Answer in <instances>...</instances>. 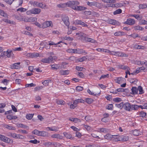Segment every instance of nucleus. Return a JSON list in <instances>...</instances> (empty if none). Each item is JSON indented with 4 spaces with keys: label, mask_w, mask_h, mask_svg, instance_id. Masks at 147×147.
Segmentation results:
<instances>
[{
    "label": "nucleus",
    "mask_w": 147,
    "mask_h": 147,
    "mask_svg": "<svg viewBox=\"0 0 147 147\" xmlns=\"http://www.w3.org/2000/svg\"><path fill=\"white\" fill-rule=\"evenodd\" d=\"M138 90L139 91V94H142L144 93V91L143 90L142 87L140 86H139L138 87Z\"/></svg>",
    "instance_id": "39"
},
{
    "label": "nucleus",
    "mask_w": 147,
    "mask_h": 147,
    "mask_svg": "<svg viewBox=\"0 0 147 147\" xmlns=\"http://www.w3.org/2000/svg\"><path fill=\"white\" fill-rule=\"evenodd\" d=\"M27 10V9L26 8L23 7H20L18 8L17 9V11H20L21 12H24L26 11Z\"/></svg>",
    "instance_id": "57"
},
{
    "label": "nucleus",
    "mask_w": 147,
    "mask_h": 147,
    "mask_svg": "<svg viewBox=\"0 0 147 147\" xmlns=\"http://www.w3.org/2000/svg\"><path fill=\"white\" fill-rule=\"evenodd\" d=\"M0 140L7 143H10V139L9 138L1 134H0Z\"/></svg>",
    "instance_id": "5"
},
{
    "label": "nucleus",
    "mask_w": 147,
    "mask_h": 147,
    "mask_svg": "<svg viewBox=\"0 0 147 147\" xmlns=\"http://www.w3.org/2000/svg\"><path fill=\"white\" fill-rule=\"evenodd\" d=\"M131 94H137L138 93V89L136 87H133L131 89Z\"/></svg>",
    "instance_id": "21"
},
{
    "label": "nucleus",
    "mask_w": 147,
    "mask_h": 147,
    "mask_svg": "<svg viewBox=\"0 0 147 147\" xmlns=\"http://www.w3.org/2000/svg\"><path fill=\"white\" fill-rule=\"evenodd\" d=\"M102 1L107 3H116L115 0H102Z\"/></svg>",
    "instance_id": "48"
},
{
    "label": "nucleus",
    "mask_w": 147,
    "mask_h": 147,
    "mask_svg": "<svg viewBox=\"0 0 147 147\" xmlns=\"http://www.w3.org/2000/svg\"><path fill=\"white\" fill-rule=\"evenodd\" d=\"M87 91V93L89 94L93 95L94 96H96L97 95H99L100 94V92L98 93H97L95 92H94L92 91H91L89 89H88Z\"/></svg>",
    "instance_id": "11"
},
{
    "label": "nucleus",
    "mask_w": 147,
    "mask_h": 147,
    "mask_svg": "<svg viewBox=\"0 0 147 147\" xmlns=\"http://www.w3.org/2000/svg\"><path fill=\"white\" fill-rule=\"evenodd\" d=\"M86 9V8L83 6H78L76 5L75 10L77 11H82L85 10Z\"/></svg>",
    "instance_id": "23"
},
{
    "label": "nucleus",
    "mask_w": 147,
    "mask_h": 147,
    "mask_svg": "<svg viewBox=\"0 0 147 147\" xmlns=\"http://www.w3.org/2000/svg\"><path fill=\"white\" fill-rule=\"evenodd\" d=\"M74 24H80L84 26H87V25L85 24L83 22L80 20H76L74 22Z\"/></svg>",
    "instance_id": "12"
},
{
    "label": "nucleus",
    "mask_w": 147,
    "mask_h": 147,
    "mask_svg": "<svg viewBox=\"0 0 147 147\" xmlns=\"http://www.w3.org/2000/svg\"><path fill=\"white\" fill-rule=\"evenodd\" d=\"M16 125L18 127H22V128H28V127L26 125H24L22 124L21 123H17L16 124Z\"/></svg>",
    "instance_id": "32"
},
{
    "label": "nucleus",
    "mask_w": 147,
    "mask_h": 147,
    "mask_svg": "<svg viewBox=\"0 0 147 147\" xmlns=\"http://www.w3.org/2000/svg\"><path fill=\"white\" fill-rule=\"evenodd\" d=\"M121 9H118L114 11L113 12V14L114 15H116L120 14L121 13Z\"/></svg>",
    "instance_id": "58"
},
{
    "label": "nucleus",
    "mask_w": 147,
    "mask_h": 147,
    "mask_svg": "<svg viewBox=\"0 0 147 147\" xmlns=\"http://www.w3.org/2000/svg\"><path fill=\"white\" fill-rule=\"evenodd\" d=\"M139 69H140V71H143L144 72L147 71V67H139Z\"/></svg>",
    "instance_id": "63"
},
{
    "label": "nucleus",
    "mask_w": 147,
    "mask_h": 147,
    "mask_svg": "<svg viewBox=\"0 0 147 147\" xmlns=\"http://www.w3.org/2000/svg\"><path fill=\"white\" fill-rule=\"evenodd\" d=\"M69 72L68 70H61L60 71V73L61 75H65L68 74Z\"/></svg>",
    "instance_id": "36"
},
{
    "label": "nucleus",
    "mask_w": 147,
    "mask_h": 147,
    "mask_svg": "<svg viewBox=\"0 0 147 147\" xmlns=\"http://www.w3.org/2000/svg\"><path fill=\"white\" fill-rule=\"evenodd\" d=\"M52 137L55 138H57L59 139L62 138V137L59 134H53L52 136Z\"/></svg>",
    "instance_id": "50"
},
{
    "label": "nucleus",
    "mask_w": 147,
    "mask_h": 147,
    "mask_svg": "<svg viewBox=\"0 0 147 147\" xmlns=\"http://www.w3.org/2000/svg\"><path fill=\"white\" fill-rule=\"evenodd\" d=\"M76 36L80 39H83V37L86 35L84 34L81 32H78L76 34Z\"/></svg>",
    "instance_id": "16"
},
{
    "label": "nucleus",
    "mask_w": 147,
    "mask_h": 147,
    "mask_svg": "<svg viewBox=\"0 0 147 147\" xmlns=\"http://www.w3.org/2000/svg\"><path fill=\"white\" fill-rule=\"evenodd\" d=\"M129 36H131L134 38L139 37L138 34L136 33H133Z\"/></svg>",
    "instance_id": "62"
},
{
    "label": "nucleus",
    "mask_w": 147,
    "mask_h": 147,
    "mask_svg": "<svg viewBox=\"0 0 147 147\" xmlns=\"http://www.w3.org/2000/svg\"><path fill=\"white\" fill-rule=\"evenodd\" d=\"M69 120L73 121L75 123H78L81 122L80 119L76 118H70Z\"/></svg>",
    "instance_id": "26"
},
{
    "label": "nucleus",
    "mask_w": 147,
    "mask_h": 147,
    "mask_svg": "<svg viewBox=\"0 0 147 147\" xmlns=\"http://www.w3.org/2000/svg\"><path fill=\"white\" fill-rule=\"evenodd\" d=\"M84 53H85V54H87V53L86 52H85L84 50L82 49H75V53L80 54Z\"/></svg>",
    "instance_id": "14"
},
{
    "label": "nucleus",
    "mask_w": 147,
    "mask_h": 147,
    "mask_svg": "<svg viewBox=\"0 0 147 147\" xmlns=\"http://www.w3.org/2000/svg\"><path fill=\"white\" fill-rule=\"evenodd\" d=\"M139 24L140 25H147V21L141 19L139 22Z\"/></svg>",
    "instance_id": "46"
},
{
    "label": "nucleus",
    "mask_w": 147,
    "mask_h": 147,
    "mask_svg": "<svg viewBox=\"0 0 147 147\" xmlns=\"http://www.w3.org/2000/svg\"><path fill=\"white\" fill-rule=\"evenodd\" d=\"M139 109L138 106L136 105H131V111L132 110H137Z\"/></svg>",
    "instance_id": "31"
},
{
    "label": "nucleus",
    "mask_w": 147,
    "mask_h": 147,
    "mask_svg": "<svg viewBox=\"0 0 147 147\" xmlns=\"http://www.w3.org/2000/svg\"><path fill=\"white\" fill-rule=\"evenodd\" d=\"M119 67L121 69L127 70L125 72L126 74H128L129 75L131 74V73H130V72L129 71L130 69L129 67L126 66H124L123 65H121L119 66Z\"/></svg>",
    "instance_id": "9"
},
{
    "label": "nucleus",
    "mask_w": 147,
    "mask_h": 147,
    "mask_svg": "<svg viewBox=\"0 0 147 147\" xmlns=\"http://www.w3.org/2000/svg\"><path fill=\"white\" fill-rule=\"evenodd\" d=\"M0 15L4 17H7V15L6 13H5L3 10H0Z\"/></svg>",
    "instance_id": "47"
},
{
    "label": "nucleus",
    "mask_w": 147,
    "mask_h": 147,
    "mask_svg": "<svg viewBox=\"0 0 147 147\" xmlns=\"http://www.w3.org/2000/svg\"><path fill=\"white\" fill-rule=\"evenodd\" d=\"M57 7L58 8H64L67 7L66 3H61L57 5Z\"/></svg>",
    "instance_id": "35"
},
{
    "label": "nucleus",
    "mask_w": 147,
    "mask_h": 147,
    "mask_svg": "<svg viewBox=\"0 0 147 147\" xmlns=\"http://www.w3.org/2000/svg\"><path fill=\"white\" fill-rule=\"evenodd\" d=\"M96 131L100 133H106L108 132L109 130L105 128H100L97 129Z\"/></svg>",
    "instance_id": "13"
},
{
    "label": "nucleus",
    "mask_w": 147,
    "mask_h": 147,
    "mask_svg": "<svg viewBox=\"0 0 147 147\" xmlns=\"http://www.w3.org/2000/svg\"><path fill=\"white\" fill-rule=\"evenodd\" d=\"M34 24H35L36 26H37L38 27L40 28H43V23L41 24H40V23L36 21V22H34Z\"/></svg>",
    "instance_id": "38"
},
{
    "label": "nucleus",
    "mask_w": 147,
    "mask_h": 147,
    "mask_svg": "<svg viewBox=\"0 0 147 147\" xmlns=\"http://www.w3.org/2000/svg\"><path fill=\"white\" fill-rule=\"evenodd\" d=\"M68 104L70 108L71 109H74L76 107L74 104H72L71 102L68 103Z\"/></svg>",
    "instance_id": "54"
},
{
    "label": "nucleus",
    "mask_w": 147,
    "mask_h": 147,
    "mask_svg": "<svg viewBox=\"0 0 147 147\" xmlns=\"http://www.w3.org/2000/svg\"><path fill=\"white\" fill-rule=\"evenodd\" d=\"M147 7V5L146 4H140L139 6L140 9H144Z\"/></svg>",
    "instance_id": "64"
},
{
    "label": "nucleus",
    "mask_w": 147,
    "mask_h": 147,
    "mask_svg": "<svg viewBox=\"0 0 147 147\" xmlns=\"http://www.w3.org/2000/svg\"><path fill=\"white\" fill-rule=\"evenodd\" d=\"M29 142L31 143H33L34 144H36L40 143V141L37 140L36 139H34L33 140H30L29 141Z\"/></svg>",
    "instance_id": "61"
},
{
    "label": "nucleus",
    "mask_w": 147,
    "mask_h": 147,
    "mask_svg": "<svg viewBox=\"0 0 147 147\" xmlns=\"http://www.w3.org/2000/svg\"><path fill=\"white\" fill-rule=\"evenodd\" d=\"M134 47L136 49H144L145 48L144 46L139 45L137 44L135 45L134 46Z\"/></svg>",
    "instance_id": "29"
},
{
    "label": "nucleus",
    "mask_w": 147,
    "mask_h": 147,
    "mask_svg": "<svg viewBox=\"0 0 147 147\" xmlns=\"http://www.w3.org/2000/svg\"><path fill=\"white\" fill-rule=\"evenodd\" d=\"M96 50L99 52H102L110 54L111 52L108 50L105 49L98 48Z\"/></svg>",
    "instance_id": "18"
},
{
    "label": "nucleus",
    "mask_w": 147,
    "mask_h": 147,
    "mask_svg": "<svg viewBox=\"0 0 147 147\" xmlns=\"http://www.w3.org/2000/svg\"><path fill=\"white\" fill-rule=\"evenodd\" d=\"M20 63L18 62L14 64L11 66V68L12 69H18L20 68Z\"/></svg>",
    "instance_id": "19"
},
{
    "label": "nucleus",
    "mask_w": 147,
    "mask_h": 147,
    "mask_svg": "<svg viewBox=\"0 0 147 147\" xmlns=\"http://www.w3.org/2000/svg\"><path fill=\"white\" fill-rule=\"evenodd\" d=\"M52 68L54 69H57L60 67L59 64L53 65H51Z\"/></svg>",
    "instance_id": "42"
},
{
    "label": "nucleus",
    "mask_w": 147,
    "mask_h": 147,
    "mask_svg": "<svg viewBox=\"0 0 147 147\" xmlns=\"http://www.w3.org/2000/svg\"><path fill=\"white\" fill-rule=\"evenodd\" d=\"M125 80L124 78L122 77L116 78L115 79L116 82L119 84H121Z\"/></svg>",
    "instance_id": "15"
},
{
    "label": "nucleus",
    "mask_w": 147,
    "mask_h": 147,
    "mask_svg": "<svg viewBox=\"0 0 147 147\" xmlns=\"http://www.w3.org/2000/svg\"><path fill=\"white\" fill-rule=\"evenodd\" d=\"M134 29L135 30H142L144 29V28L140 27L139 26H137L134 27Z\"/></svg>",
    "instance_id": "43"
},
{
    "label": "nucleus",
    "mask_w": 147,
    "mask_h": 147,
    "mask_svg": "<svg viewBox=\"0 0 147 147\" xmlns=\"http://www.w3.org/2000/svg\"><path fill=\"white\" fill-rule=\"evenodd\" d=\"M116 21L115 20L111 19L109 20V24L115 25L116 24Z\"/></svg>",
    "instance_id": "56"
},
{
    "label": "nucleus",
    "mask_w": 147,
    "mask_h": 147,
    "mask_svg": "<svg viewBox=\"0 0 147 147\" xmlns=\"http://www.w3.org/2000/svg\"><path fill=\"white\" fill-rule=\"evenodd\" d=\"M63 134L64 136L67 138L71 139L72 138L71 135L70 133L64 132Z\"/></svg>",
    "instance_id": "28"
},
{
    "label": "nucleus",
    "mask_w": 147,
    "mask_h": 147,
    "mask_svg": "<svg viewBox=\"0 0 147 147\" xmlns=\"http://www.w3.org/2000/svg\"><path fill=\"white\" fill-rule=\"evenodd\" d=\"M32 134H35L36 135H37L38 136H40V131H39L37 129H35L32 132Z\"/></svg>",
    "instance_id": "49"
},
{
    "label": "nucleus",
    "mask_w": 147,
    "mask_h": 147,
    "mask_svg": "<svg viewBox=\"0 0 147 147\" xmlns=\"http://www.w3.org/2000/svg\"><path fill=\"white\" fill-rule=\"evenodd\" d=\"M123 108L126 111H131V105L129 102H125L124 104Z\"/></svg>",
    "instance_id": "7"
},
{
    "label": "nucleus",
    "mask_w": 147,
    "mask_h": 147,
    "mask_svg": "<svg viewBox=\"0 0 147 147\" xmlns=\"http://www.w3.org/2000/svg\"><path fill=\"white\" fill-rule=\"evenodd\" d=\"M113 135H112L110 134H108L104 136V138L107 140H110L113 137Z\"/></svg>",
    "instance_id": "37"
},
{
    "label": "nucleus",
    "mask_w": 147,
    "mask_h": 147,
    "mask_svg": "<svg viewBox=\"0 0 147 147\" xmlns=\"http://www.w3.org/2000/svg\"><path fill=\"white\" fill-rule=\"evenodd\" d=\"M124 35L125 33L123 32H117L114 33V35L116 36Z\"/></svg>",
    "instance_id": "34"
},
{
    "label": "nucleus",
    "mask_w": 147,
    "mask_h": 147,
    "mask_svg": "<svg viewBox=\"0 0 147 147\" xmlns=\"http://www.w3.org/2000/svg\"><path fill=\"white\" fill-rule=\"evenodd\" d=\"M135 23V20L134 19L129 18L127 19V20L125 22V24L129 25H133Z\"/></svg>",
    "instance_id": "8"
},
{
    "label": "nucleus",
    "mask_w": 147,
    "mask_h": 147,
    "mask_svg": "<svg viewBox=\"0 0 147 147\" xmlns=\"http://www.w3.org/2000/svg\"><path fill=\"white\" fill-rule=\"evenodd\" d=\"M10 136L15 139H24L25 137L23 136L20 135L18 134L15 133H10Z\"/></svg>",
    "instance_id": "4"
},
{
    "label": "nucleus",
    "mask_w": 147,
    "mask_h": 147,
    "mask_svg": "<svg viewBox=\"0 0 147 147\" xmlns=\"http://www.w3.org/2000/svg\"><path fill=\"white\" fill-rule=\"evenodd\" d=\"M11 50L8 49L6 51H4L3 53H2L1 55L2 56L4 57V55L6 54L7 56L8 57H9L11 56Z\"/></svg>",
    "instance_id": "10"
},
{
    "label": "nucleus",
    "mask_w": 147,
    "mask_h": 147,
    "mask_svg": "<svg viewBox=\"0 0 147 147\" xmlns=\"http://www.w3.org/2000/svg\"><path fill=\"white\" fill-rule=\"evenodd\" d=\"M34 114H27L26 115V118L28 120L31 119L33 117Z\"/></svg>",
    "instance_id": "55"
},
{
    "label": "nucleus",
    "mask_w": 147,
    "mask_h": 147,
    "mask_svg": "<svg viewBox=\"0 0 147 147\" xmlns=\"http://www.w3.org/2000/svg\"><path fill=\"white\" fill-rule=\"evenodd\" d=\"M36 6L42 8H43L45 7V5L44 4H43L42 3H39L37 1V3L36 4Z\"/></svg>",
    "instance_id": "33"
},
{
    "label": "nucleus",
    "mask_w": 147,
    "mask_h": 147,
    "mask_svg": "<svg viewBox=\"0 0 147 147\" xmlns=\"http://www.w3.org/2000/svg\"><path fill=\"white\" fill-rule=\"evenodd\" d=\"M85 40L86 42H91L92 43H95L96 42V41L91 38L86 37L85 38Z\"/></svg>",
    "instance_id": "24"
},
{
    "label": "nucleus",
    "mask_w": 147,
    "mask_h": 147,
    "mask_svg": "<svg viewBox=\"0 0 147 147\" xmlns=\"http://www.w3.org/2000/svg\"><path fill=\"white\" fill-rule=\"evenodd\" d=\"M79 4V3L77 1H69L66 3L67 7L71 8L75 10L76 5Z\"/></svg>",
    "instance_id": "2"
},
{
    "label": "nucleus",
    "mask_w": 147,
    "mask_h": 147,
    "mask_svg": "<svg viewBox=\"0 0 147 147\" xmlns=\"http://www.w3.org/2000/svg\"><path fill=\"white\" fill-rule=\"evenodd\" d=\"M3 20L5 22L9 23V24H13V21H11L10 20H9L8 19H3Z\"/></svg>",
    "instance_id": "53"
},
{
    "label": "nucleus",
    "mask_w": 147,
    "mask_h": 147,
    "mask_svg": "<svg viewBox=\"0 0 147 147\" xmlns=\"http://www.w3.org/2000/svg\"><path fill=\"white\" fill-rule=\"evenodd\" d=\"M86 3L87 4L90 6H97V3L96 2H90L87 1Z\"/></svg>",
    "instance_id": "25"
},
{
    "label": "nucleus",
    "mask_w": 147,
    "mask_h": 147,
    "mask_svg": "<svg viewBox=\"0 0 147 147\" xmlns=\"http://www.w3.org/2000/svg\"><path fill=\"white\" fill-rule=\"evenodd\" d=\"M40 136L44 137L47 136L48 134L47 133L44 131H40Z\"/></svg>",
    "instance_id": "52"
},
{
    "label": "nucleus",
    "mask_w": 147,
    "mask_h": 147,
    "mask_svg": "<svg viewBox=\"0 0 147 147\" xmlns=\"http://www.w3.org/2000/svg\"><path fill=\"white\" fill-rule=\"evenodd\" d=\"M138 114L139 115L140 117H144L146 116V113L143 111L140 112L138 113Z\"/></svg>",
    "instance_id": "45"
},
{
    "label": "nucleus",
    "mask_w": 147,
    "mask_h": 147,
    "mask_svg": "<svg viewBox=\"0 0 147 147\" xmlns=\"http://www.w3.org/2000/svg\"><path fill=\"white\" fill-rule=\"evenodd\" d=\"M58 129V128L56 127H47L46 128V130H50L55 131H57Z\"/></svg>",
    "instance_id": "22"
},
{
    "label": "nucleus",
    "mask_w": 147,
    "mask_h": 147,
    "mask_svg": "<svg viewBox=\"0 0 147 147\" xmlns=\"http://www.w3.org/2000/svg\"><path fill=\"white\" fill-rule=\"evenodd\" d=\"M61 19L64 24L66 26H68L70 24L68 17L66 15H62Z\"/></svg>",
    "instance_id": "3"
},
{
    "label": "nucleus",
    "mask_w": 147,
    "mask_h": 147,
    "mask_svg": "<svg viewBox=\"0 0 147 147\" xmlns=\"http://www.w3.org/2000/svg\"><path fill=\"white\" fill-rule=\"evenodd\" d=\"M85 101L88 104H90L93 102L94 100L91 98H86L85 99Z\"/></svg>",
    "instance_id": "30"
},
{
    "label": "nucleus",
    "mask_w": 147,
    "mask_h": 147,
    "mask_svg": "<svg viewBox=\"0 0 147 147\" xmlns=\"http://www.w3.org/2000/svg\"><path fill=\"white\" fill-rule=\"evenodd\" d=\"M33 14H38L41 12V10L40 9L34 8L32 9Z\"/></svg>",
    "instance_id": "17"
},
{
    "label": "nucleus",
    "mask_w": 147,
    "mask_h": 147,
    "mask_svg": "<svg viewBox=\"0 0 147 147\" xmlns=\"http://www.w3.org/2000/svg\"><path fill=\"white\" fill-rule=\"evenodd\" d=\"M39 54L37 53H32V58L36 57H39Z\"/></svg>",
    "instance_id": "60"
},
{
    "label": "nucleus",
    "mask_w": 147,
    "mask_h": 147,
    "mask_svg": "<svg viewBox=\"0 0 147 147\" xmlns=\"http://www.w3.org/2000/svg\"><path fill=\"white\" fill-rule=\"evenodd\" d=\"M7 118L9 120L15 119L17 118L16 116H13L10 115H8L7 116Z\"/></svg>",
    "instance_id": "27"
},
{
    "label": "nucleus",
    "mask_w": 147,
    "mask_h": 147,
    "mask_svg": "<svg viewBox=\"0 0 147 147\" xmlns=\"http://www.w3.org/2000/svg\"><path fill=\"white\" fill-rule=\"evenodd\" d=\"M87 58L86 57H83L82 58H80L78 59V60L79 61L82 62L83 61H86L87 59Z\"/></svg>",
    "instance_id": "59"
},
{
    "label": "nucleus",
    "mask_w": 147,
    "mask_h": 147,
    "mask_svg": "<svg viewBox=\"0 0 147 147\" xmlns=\"http://www.w3.org/2000/svg\"><path fill=\"white\" fill-rule=\"evenodd\" d=\"M53 26L52 23L51 21H46L43 23V28H45L49 26Z\"/></svg>",
    "instance_id": "6"
},
{
    "label": "nucleus",
    "mask_w": 147,
    "mask_h": 147,
    "mask_svg": "<svg viewBox=\"0 0 147 147\" xmlns=\"http://www.w3.org/2000/svg\"><path fill=\"white\" fill-rule=\"evenodd\" d=\"M4 126L5 128L9 130H15L16 129V128L14 127H13L9 125L5 124L4 125Z\"/></svg>",
    "instance_id": "20"
},
{
    "label": "nucleus",
    "mask_w": 147,
    "mask_h": 147,
    "mask_svg": "<svg viewBox=\"0 0 147 147\" xmlns=\"http://www.w3.org/2000/svg\"><path fill=\"white\" fill-rule=\"evenodd\" d=\"M115 105L116 107L119 109H121L123 107L124 104L123 102H122L119 104H115Z\"/></svg>",
    "instance_id": "41"
},
{
    "label": "nucleus",
    "mask_w": 147,
    "mask_h": 147,
    "mask_svg": "<svg viewBox=\"0 0 147 147\" xmlns=\"http://www.w3.org/2000/svg\"><path fill=\"white\" fill-rule=\"evenodd\" d=\"M51 80H45L44 82H42V83L45 86H48L49 85V82H51Z\"/></svg>",
    "instance_id": "44"
},
{
    "label": "nucleus",
    "mask_w": 147,
    "mask_h": 147,
    "mask_svg": "<svg viewBox=\"0 0 147 147\" xmlns=\"http://www.w3.org/2000/svg\"><path fill=\"white\" fill-rule=\"evenodd\" d=\"M37 18L36 17H30L29 18V22H36L37 21Z\"/></svg>",
    "instance_id": "40"
},
{
    "label": "nucleus",
    "mask_w": 147,
    "mask_h": 147,
    "mask_svg": "<svg viewBox=\"0 0 147 147\" xmlns=\"http://www.w3.org/2000/svg\"><path fill=\"white\" fill-rule=\"evenodd\" d=\"M57 58L56 56H50L47 58H44L42 59L41 61L44 63H49L53 62L56 60Z\"/></svg>",
    "instance_id": "1"
},
{
    "label": "nucleus",
    "mask_w": 147,
    "mask_h": 147,
    "mask_svg": "<svg viewBox=\"0 0 147 147\" xmlns=\"http://www.w3.org/2000/svg\"><path fill=\"white\" fill-rule=\"evenodd\" d=\"M113 101L115 102H121L122 101V99L121 98L116 97L113 98Z\"/></svg>",
    "instance_id": "51"
}]
</instances>
